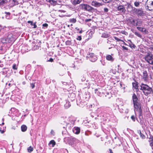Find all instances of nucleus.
Returning <instances> with one entry per match:
<instances>
[{"label": "nucleus", "instance_id": "nucleus-45", "mask_svg": "<svg viewBox=\"0 0 153 153\" xmlns=\"http://www.w3.org/2000/svg\"><path fill=\"white\" fill-rule=\"evenodd\" d=\"M77 40L80 41L82 39V38L81 36H78L77 38Z\"/></svg>", "mask_w": 153, "mask_h": 153}, {"label": "nucleus", "instance_id": "nucleus-21", "mask_svg": "<svg viewBox=\"0 0 153 153\" xmlns=\"http://www.w3.org/2000/svg\"><path fill=\"white\" fill-rule=\"evenodd\" d=\"M138 133L139 134V135L140 136V137L142 139H144L145 138V136L142 133L141 131L140 130H138L137 131Z\"/></svg>", "mask_w": 153, "mask_h": 153}, {"label": "nucleus", "instance_id": "nucleus-60", "mask_svg": "<svg viewBox=\"0 0 153 153\" xmlns=\"http://www.w3.org/2000/svg\"><path fill=\"white\" fill-rule=\"evenodd\" d=\"M51 133V134H53V133H54V131H53V130H52Z\"/></svg>", "mask_w": 153, "mask_h": 153}, {"label": "nucleus", "instance_id": "nucleus-62", "mask_svg": "<svg viewBox=\"0 0 153 153\" xmlns=\"http://www.w3.org/2000/svg\"><path fill=\"white\" fill-rule=\"evenodd\" d=\"M76 29L77 30H79V29L77 27H76Z\"/></svg>", "mask_w": 153, "mask_h": 153}, {"label": "nucleus", "instance_id": "nucleus-22", "mask_svg": "<svg viewBox=\"0 0 153 153\" xmlns=\"http://www.w3.org/2000/svg\"><path fill=\"white\" fill-rule=\"evenodd\" d=\"M7 2V0H0V6H3Z\"/></svg>", "mask_w": 153, "mask_h": 153}, {"label": "nucleus", "instance_id": "nucleus-19", "mask_svg": "<svg viewBox=\"0 0 153 153\" xmlns=\"http://www.w3.org/2000/svg\"><path fill=\"white\" fill-rule=\"evenodd\" d=\"M81 0H74L72 2V4L75 5L77 4H79L81 2Z\"/></svg>", "mask_w": 153, "mask_h": 153}, {"label": "nucleus", "instance_id": "nucleus-17", "mask_svg": "<svg viewBox=\"0 0 153 153\" xmlns=\"http://www.w3.org/2000/svg\"><path fill=\"white\" fill-rule=\"evenodd\" d=\"M132 99L133 103L138 101V98H137L136 95L135 94H133L132 96Z\"/></svg>", "mask_w": 153, "mask_h": 153}, {"label": "nucleus", "instance_id": "nucleus-51", "mask_svg": "<svg viewBox=\"0 0 153 153\" xmlns=\"http://www.w3.org/2000/svg\"><path fill=\"white\" fill-rule=\"evenodd\" d=\"M53 59L52 58H50L48 60V61L50 62H53Z\"/></svg>", "mask_w": 153, "mask_h": 153}, {"label": "nucleus", "instance_id": "nucleus-32", "mask_svg": "<svg viewBox=\"0 0 153 153\" xmlns=\"http://www.w3.org/2000/svg\"><path fill=\"white\" fill-rule=\"evenodd\" d=\"M114 38L115 39V40H116L118 42H123V41L121 39H120L119 38H118L117 37H116V36H114Z\"/></svg>", "mask_w": 153, "mask_h": 153}, {"label": "nucleus", "instance_id": "nucleus-30", "mask_svg": "<svg viewBox=\"0 0 153 153\" xmlns=\"http://www.w3.org/2000/svg\"><path fill=\"white\" fill-rule=\"evenodd\" d=\"M140 2L138 1H135L134 2V5L136 7H138L140 5Z\"/></svg>", "mask_w": 153, "mask_h": 153}, {"label": "nucleus", "instance_id": "nucleus-12", "mask_svg": "<svg viewBox=\"0 0 153 153\" xmlns=\"http://www.w3.org/2000/svg\"><path fill=\"white\" fill-rule=\"evenodd\" d=\"M138 16H143L145 15V13H144V12L141 9H138V11L137 13Z\"/></svg>", "mask_w": 153, "mask_h": 153}, {"label": "nucleus", "instance_id": "nucleus-23", "mask_svg": "<svg viewBox=\"0 0 153 153\" xmlns=\"http://www.w3.org/2000/svg\"><path fill=\"white\" fill-rule=\"evenodd\" d=\"M129 41L130 42V43H129V46L132 48H135L136 46L134 44H133L131 40H129Z\"/></svg>", "mask_w": 153, "mask_h": 153}, {"label": "nucleus", "instance_id": "nucleus-47", "mask_svg": "<svg viewBox=\"0 0 153 153\" xmlns=\"http://www.w3.org/2000/svg\"><path fill=\"white\" fill-rule=\"evenodd\" d=\"M91 20V19H86L85 20V22H88Z\"/></svg>", "mask_w": 153, "mask_h": 153}, {"label": "nucleus", "instance_id": "nucleus-11", "mask_svg": "<svg viewBox=\"0 0 153 153\" xmlns=\"http://www.w3.org/2000/svg\"><path fill=\"white\" fill-rule=\"evenodd\" d=\"M132 84L133 87L135 89H136V91H138L139 89L138 88V82L135 81L134 82H132Z\"/></svg>", "mask_w": 153, "mask_h": 153}, {"label": "nucleus", "instance_id": "nucleus-24", "mask_svg": "<svg viewBox=\"0 0 153 153\" xmlns=\"http://www.w3.org/2000/svg\"><path fill=\"white\" fill-rule=\"evenodd\" d=\"M71 106V104L70 102L67 101L66 102V103L65 105V107L66 108H68Z\"/></svg>", "mask_w": 153, "mask_h": 153}, {"label": "nucleus", "instance_id": "nucleus-7", "mask_svg": "<svg viewBox=\"0 0 153 153\" xmlns=\"http://www.w3.org/2000/svg\"><path fill=\"white\" fill-rule=\"evenodd\" d=\"M143 79L145 81H147L148 80V74L146 71H144L143 72Z\"/></svg>", "mask_w": 153, "mask_h": 153}, {"label": "nucleus", "instance_id": "nucleus-13", "mask_svg": "<svg viewBox=\"0 0 153 153\" xmlns=\"http://www.w3.org/2000/svg\"><path fill=\"white\" fill-rule=\"evenodd\" d=\"M142 24V22L140 19H136V22L135 25V26H140Z\"/></svg>", "mask_w": 153, "mask_h": 153}, {"label": "nucleus", "instance_id": "nucleus-50", "mask_svg": "<svg viewBox=\"0 0 153 153\" xmlns=\"http://www.w3.org/2000/svg\"><path fill=\"white\" fill-rule=\"evenodd\" d=\"M122 48H123V49H124V50H128V48H126V47L125 46H123Z\"/></svg>", "mask_w": 153, "mask_h": 153}, {"label": "nucleus", "instance_id": "nucleus-42", "mask_svg": "<svg viewBox=\"0 0 153 153\" xmlns=\"http://www.w3.org/2000/svg\"><path fill=\"white\" fill-rule=\"evenodd\" d=\"M131 118L134 122L135 121V117L134 116H131Z\"/></svg>", "mask_w": 153, "mask_h": 153}, {"label": "nucleus", "instance_id": "nucleus-46", "mask_svg": "<svg viewBox=\"0 0 153 153\" xmlns=\"http://www.w3.org/2000/svg\"><path fill=\"white\" fill-rule=\"evenodd\" d=\"M150 145L153 147V140L150 141Z\"/></svg>", "mask_w": 153, "mask_h": 153}, {"label": "nucleus", "instance_id": "nucleus-8", "mask_svg": "<svg viewBox=\"0 0 153 153\" xmlns=\"http://www.w3.org/2000/svg\"><path fill=\"white\" fill-rule=\"evenodd\" d=\"M137 28L140 31L143 32L145 34H147L148 33V31L145 28L137 27Z\"/></svg>", "mask_w": 153, "mask_h": 153}, {"label": "nucleus", "instance_id": "nucleus-1", "mask_svg": "<svg viewBox=\"0 0 153 153\" xmlns=\"http://www.w3.org/2000/svg\"><path fill=\"white\" fill-rule=\"evenodd\" d=\"M141 88L140 90L142 91L144 94L146 96L153 93V90L152 88L149 87L146 84L141 83L140 85Z\"/></svg>", "mask_w": 153, "mask_h": 153}, {"label": "nucleus", "instance_id": "nucleus-58", "mask_svg": "<svg viewBox=\"0 0 153 153\" xmlns=\"http://www.w3.org/2000/svg\"><path fill=\"white\" fill-rule=\"evenodd\" d=\"M109 149L110 151V153H113L112 150L111 149Z\"/></svg>", "mask_w": 153, "mask_h": 153}, {"label": "nucleus", "instance_id": "nucleus-15", "mask_svg": "<svg viewBox=\"0 0 153 153\" xmlns=\"http://www.w3.org/2000/svg\"><path fill=\"white\" fill-rule=\"evenodd\" d=\"M106 59L108 61H110L111 62H113L114 60V58L110 55H108L106 56Z\"/></svg>", "mask_w": 153, "mask_h": 153}, {"label": "nucleus", "instance_id": "nucleus-3", "mask_svg": "<svg viewBox=\"0 0 153 153\" xmlns=\"http://www.w3.org/2000/svg\"><path fill=\"white\" fill-rule=\"evenodd\" d=\"M144 59L147 62L153 65V54L148 52L144 57Z\"/></svg>", "mask_w": 153, "mask_h": 153}, {"label": "nucleus", "instance_id": "nucleus-44", "mask_svg": "<svg viewBox=\"0 0 153 153\" xmlns=\"http://www.w3.org/2000/svg\"><path fill=\"white\" fill-rule=\"evenodd\" d=\"M30 85L32 88H33L35 87V84L34 83H31Z\"/></svg>", "mask_w": 153, "mask_h": 153}, {"label": "nucleus", "instance_id": "nucleus-6", "mask_svg": "<svg viewBox=\"0 0 153 153\" xmlns=\"http://www.w3.org/2000/svg\"><path fill=\"white\" fill-rule=\"evenodd\" d=\"M117 10L120 11V13H125L126 11V10L125 7L122 5H120L117 7Z\"/></svg>", "mask_w": 153, "mask_h": 153}, {"label": "nucleus", "instance_id": "nucleus-52", "mask_svg": "<svg viewBox=\"0 0 153 153\" xmlns=\"http://www.w3.org/2000/svg\"><path fill=\"white\" fill-rule=\"evenodd\" d=\"M36 22L33 25L34 27H33V28H35L37 26L36 25Z\"/></svg>", "mask_w": 153, "mask_h": 153}, {"label": "nucleus", "instance_id": "nucleus-2", "mask_svg": "<svg viewBox=\"0 0 153 153\" xmlns=\"http://www.w3.org/2000/svg\"><path fill=\"white\" fill-rule=\"evenodd\" d=\"M7 36V38L1 39V42L2 43H10L14 41V39L12 33H9Z\"/></svg>", "mask_w": 153, "mask_h": 153}, {"label": "nucleus", "instance_id": "nucleus-63", "mask_svg": "<svg viewBox=\"0 0 153 153\" xmlns=\"http://www.w3.org/2000/svg\"><path fill=\"white\" fill-rule=\"evenodd\" d=\"M25 82H23V84H25Z\"/></svg>", "mask_w": 153, "mask_h": 153}, {"label": "nucleus", "instance_id": "nucleus-57", "mask_svg": "<svg viewBox=\"0 0 153 153\" xmlns=\"http://www.w3.org/2000/svg\"><path fill=\"white\" fill-rule=\"evenodd\" d=\"M59 11L63 13H65V11L64 10H59Z\"/></svg>", "mask_w": 153, "mask_h": 153}, {"label": "nucleus", "instance_id": "nucleus-18", "mask_svg": "<svg viewBox=\"0 0 153 153\" xmlns=\"http://www.w3.org/2000/svg\"><path fill=\"white\" fill-rule=\"evenodd\" d=\"M21 131L22 132H25V131L27 129V126L25 125H22L21 126Z\"/></svg>", "mask_w": 153, "mask_h": 153}, {"label": "nucleus", "instance_id": "nucleus-41", "mask_svg": "<svg viewBox=\"0 0 153 153\" xmlns=\"http://www.w3.org/2000/svg\"><path fill=\"white\" fill-rule=\"evenodd\" d=\"M132 6L130 4H128V8H132V9L133 8Z\"/></svg>", "mask_w": 153, "mask_h": 153}, {"label": "nucleus", "instance_id": "nucleus-64", "mask_svg": "<svg viewBox=\"0 0 153 153\" xmlns=\"http://www.w3.org/2000/svg\"><path fill=\"white\" fill-rule=\"evenodd\" d=\"M2 125H4V122H3V123H2Z\"/></svg>", "mask_w": 153, "mask_h": 153}, {"label": "nucleus", "instance_id": "nucleus-10", "mask_svg": "<svg viewBox=\"0 0 153 153\" xmlns=\"http://www.w3.org/2000/svg\"><path fill=\"white\" fill-rule=\"evenodd\" d=\"M73 131L74 133L77 134L80 133V128L78 127H75L74 128Z\"/></svg>", "mask_w": 153, "mask_h": 153}, {"label": "nucleus", "instance_id": "nucleus-59", "mask_svg": "<svg viewBox=\"0 0 153 153\" xmlns=\"http://www.w3.org/2000/svg\"><path fill=\"white\" fill-rule=\"evenodd\" d=\"M98 91V89H96L95 90V93H97V92Z\"/></svg>", "mask_w": 153, "mask_h": 153}, {"label": "nucleus", "instance_id": "nucleus-14", "mask_svg": "<svg viewBox=\"0 0 153 153\" xmlns=\"http://www.w3.org/2000/svg\"><path fill=\"white\" fill-rule=\"evenodd\" d=\"M47 2H49L53 6H55L57 4V1L54 0H46Z\"/></svg>", "mask_w": 153, "mask_h": 153}, {"label": "nucleus", "instance_id": "nucleus-39", "mask_svg": "<svg viewBox=\"0 0 153 153\" xmlns=\"http://www.w3.org/2000/svg\"><path fill=\"white\" fill-rule=\"evenodd\" d=\"M136 22V19H133L131 22V23L135 26Z\"/></svg>", "mask_w": 153, "mask_h": 153}, {"label": "nucleus", "instance_id": "nucleus-26", "mask_svg": "<svg viewBox=\"0 0 153 153\" xmlns=\"http://www.w3.org/2000/svg\"><path fill=\"white\" fill-rule=\"evenodd\" d=\"M97 59V57L96 56H94L92 58H91L90 59V60L92 62H94Z\"/></svg>", "mask_w": 153, "mask_h": 153}, {"label": "nucleus", "instance_id": "nucleus-28", "mask_svg": "<svg viewBox=\"0 0 153 153\" xmlns=\"http://www.w3.org/2000/svg\"><path fill=\"white\" fill-rule=\"evenodd\" d=\"M94 54L93 53H90L88 56V57L89 58V59H91V58H92L94 56H95Z\"/></svg>", "mask_w": 153, "mask_h": 153}, {"label": "nucleus", "instance_id": "nucleus-49", "mask_svg": "<svg viewBox=\"0 0 153 153\" xmlns=\"http://www.w3.org/2000/svg\"><path fill=\"white\" fill-rule=\"evenodd\" d=\"M16 128H18V126H13L12 127V129H13L14 130H15Z\"/></svg>", "mask_w": 153, "mask_h": 153}, {"label": "nucleus", "instance_id": "nucleus-35", "mask_svg": "<svg viewBox=\"0 0 153 153\" xmlns=\"http://www.w3.org/2000/svg\"><path fill=\"white\" fill-rule=\"evenodd\" d=\"M70 21L71 22H72L73 23H75L76 21V20L75 19H71Z\"/></svg>", "mask_w": 153, "mask_h": 153}, {"label": "nucleus", "instance_id": "nucleus-33", "mask_svg": "<svg viewBox=\"0 0 153 153\" xmlns=\"http://www.w3.org/2000/svg\"><path fill=\"white\" fill-rule=\"evenodd\" d=\"M18 65L16 64H14L13 65L12 68L14 70H16L17 69Z\"/></svg>", "mask_w": 153, "mask_h": 153}, {"label": "nucleus", "instance_id": "nucleus-16", "mask_svg": "<svg viewBox=\"0 0 153 153\" xmlns=\"http://www.w3.org/2000/svg\"><path fill=\"white\" fill-rule=\"evenodd\" d=\"M91 4L92 5L96 7H99L101 5V4L96 1H93L92 2Z\"/></svg>", "mask_w": 153, "mask_h": 153}, {"label": "nucleus", "instance_id": "nucleus-9", "mask_svg": "<svg viewBox=\"0 0 153 153\" xmlns=\"http://www.w3.org/2000/svg\"><path fill=\"white\" fill-rule=\"evenodd\" d=\"M133 104L134 108L135 109L138 110V109L141 108L140 103L138 101L133 103Z\"/></svg>", "mask_w": 153, "mask_h": 153}, {"label": "nucleus", "instance_id": "nucleus-37", "mask_svg": "<svg viewBox=\"0 0 153 153\" xmlns=\"http://www.w3.org/2000/svg\"><path fill=\"white\" fill-rule=\"evenodd\" d=\"M65 44L66 45H71V42L70 41L68 40L66 42Z\"/></svg>", "mask_w": 153, "mask_h": 153}, {"label": "nucleus", "instance_id": "nucleus-43", "mask_svg": "<svg viewBox=\"0 0 153 153\" xmlns=\"http://www.w3.org/2000/svg\"><path fill=\"white\" fill-rule=\"evenodd\" d=\"M27 22L29 24H30L31 26H32L33 25V22L32 21H29Z\"/></svg>", "mask_w": 153, "mask_h": 153}, {"label": "nucleus", "instance_id": "nucleus-54", "mask_svg": "<svg viewBox=\"0 0 153 153\" xmlns=\"http://www.w3.org/2000/svg\"><path fill=\"white\" fill-rule=\"evenodd\" d=\"M108 9L107 8H104V11L105 12H107L108 11Z\"/></svg>", "mask_w": 153, "mask_h": 153}, {"label": "nucleus", "instance_id": "nucleus-53", "mask_svg": "<svg viewBox=\"0 0 153 153\" xmlns=\"http://www.w3.org/2000/svg\"><path fill=\"white\" fill-rule=\"evenodd\" d=\"M69 139H70L71 140H72L73 141H75L76 140L75 138H70Z\"/></svg>", "mask_w": 153, "mask_h": 153}, {"label": "nucleus", "instance_id": "nucleus-4", "mask_svg": "<svg viewBox=\"0 0 153 153\" xmlns=\"http://www.w3.org/2000/svg\"><path fill=\"white\" fill-rule=\"evenodd\" d=\"M80 7L82 9L89 11L94 9V8L91 6L86 4H82L80 5Z\"/></svg>", "mask_w": 153, "mask_h": 153}, {"label": "nucleus", "instance_id": "nucleus-56", "mask_svg": "<svg viewBox=\"0 0 153 153\" xmlns=\"http://www.w3.org/2000/svg\"><path fill=\"white\" fill-rule=\"evenodd\" d=\"M0 131H1V133L2 134L4 132V130H2L1 129L0 130Z\"/></svg>", "mask_w": 153, "mask_h": 153}, {"label": "nucleus", "instance_id": "nucleus-61", "mask_svg": "<svg viewBox=\"0 0 153 153\" xmlns=\"http://www.w3.org/2000/svg\"><path fill=\"white\" fill-rule=\"evenodd\" d=\"M82 33V30H81L79 32V33Z\"/></svg>", "mask_w": 153, "mask_h": 153}, {"label": "nucleus", "instance_id": "nucleus-25", "mask_svg": "<svg viewBox=\"0 0 153 153\" xmlns=\"http://www.w3.org/2000/svg\"><path fill=\"white\" fill-rule=\"evenodd\" d=\"M55 144L56 143L53 140H52L49 143V145L50 144H52V147H53L55 145Z\"/></svg>", "mask_w": 153, "mask_h": 153}, {"label": "nucleus", "instance_id": "nucleus-34", "mask_svg": "<svg viewBox=\"0 0 153 153\" xmlns=\"http://www.w3.org/2000/svg\"><path fill=\"white\" fill-rule=\"evenodd\" d=\"M5 13L6 14V18L7 19H9L10 17V13L9 12H5Z\"/></svg>", "mask_w": 153, "mask_h": 153}, {"label": "nucleus", "instance_id": "nucleus-48", "mask_svg": "<svg viewBox=\"0 0 153 153\" xmlns=\"http://www.w3.org/2000/svg\"><path fill=\"white\" fill-rule=\"evenodd\" d=\"M48 26V25L47 23H45L42 25V26L44 27H47Z\"/></svg>", "mask_w": 153, "mask_h": 153}, {"label": "nucleus", "instance_id": "nucleus-27", "mask_svg": "<svg viewBox=\"0 0 153 153\" xmlns=\"http://www.w3.org/2000/svg\"><path fill=\"white\" fill-rule=\"evenodd\" d=\"M134 33L138 37L141 38H142V36L140 33L138 32L137 31L135 32H134Z\"/></svg>", "mask_w": 153, "mask_h": 153}, {"label": "nucleus", "instance_id": "nucleus-38", "mask_svg": "<svg viewBox=\"0 0 153 153\" xmlns=\"http://www.w3.org/2000/svg\"><path fill=\"white\" fill-rule=\"evenodd\" d=\"M109 36L108 34L104 33L102 34V37L104 38H107Z\"/></svg>", "mask_w": 153, "mask_h": 153}, {"label": "nucleus", "instance_id": "nucleus-40", "mask_svg": "<svg viewBox=\"0 0 153 153\" xmlns=\"http://www.w3.org/2000/svg\"><path fill=\"white\" fill-rule=\"evenodd\" d=\"M111 1V0H103L102 1L105 3H108Z\"/></svg>", "mask_w": 153, "mask_h": 153}, {"label": "nucleus", "instance_id": "nucleus-20", "mask_svg": "<svg viewBox=\"0 0 153 153\" xmlns=\"http://www.w3.org/2000/svg\"><path fill=\"white\" fill-rule=\"evenodd\" d=\"M139 112V117L140 119H141V117H142V111L141 108L138 109V110H137Z\"/></svg>", "mask_w": 153, "mask_h": 153}, {"label": "nucleus", "instance_id": "nucleus-31", "mask_svg": "<svg viewBox=\"0 0 153 153\" xmlns=\"http://www.w3.org/2000/svg\"><path fill=\"white\" fill-rule=\"evenodd\" d=\"M132 10L134 13L137 14V12L138 11V9H137V8L135 7H133V8L132 9Z\"/></svg>", "mask_w": 153, "mask_h": 153}, {"label": "nucleus", "instance_id": "nucleus-36", "mask_svg": "<svg viewBox=\"0 0 153 153\" xmlns=\"http://www.w3.org/2000/svg\"><path fill=\"white\" fill-rule=\"evenodd\" d=\"M11 1H12L13 2H14V4L15 5L18 4V3L17 0H10Z\"/></svg>", "mask_w": 153, "mask_h": 153}, {"label": "nucleus", "instance_id": "nucleus-29", "mask_svg": "<svg viewBox=\"0 0 153 153\" xmlns=\"http://www.w3.org/2000/svg\"><path fill=\"white\" fill-rule=\"evenodd\" d=\"M33 150V148L31 146H30L29 147L27 148V150L28 152H31Z\"/></svg>", "mask_w": 153, "mask_h": 153}, {"label": "nucleus", "instance_id": "nucleus-55", "mask_svg": "<svg viewBox=\"0 0 153 153\" xmlns=\"http://www.w3.org/2000/svg\"><path fill=\"white\" fill-rule=\"evenodd\" d=\"M149 49L153 51V46H151Z\"/></svg>", "mask_w": 153, "mask_h": 153}, {"label": "nucleus", "instance_id": "nucleus-5", "mask_svg": "<svg viewBox=\"0 0 153 153\" xmlns=\"http://www.w3.org/2000/svg\"><path fill=\"white\" fill-rule=\"evenodd\" d=\"M147 7L149 10H153V0H147L146 1Z\"/></svg>", "mask_w": 153, "mask_h": 153}]
</instances>
